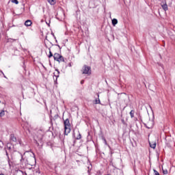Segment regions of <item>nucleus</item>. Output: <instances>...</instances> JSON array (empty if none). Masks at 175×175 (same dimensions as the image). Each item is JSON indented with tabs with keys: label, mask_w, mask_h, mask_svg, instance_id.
<instances>
[{
	"label": "nucleus",
	"mask_w": 175,
	"mask_h": 175,
	"mask_svg": "<svg viewBox=\"0 0 175 175\" xmlns=\"http://www.w3.org/2000/svg\"><path fill=\"white\" fill-rule=\"evenodd\" d=\"M55 77H56V79H57V77H58V75H55Z\"/></svg>",
	"instance_id": "obj_25"
},
{
	"label": "nucleus",
	"mask_w": 175,
	"mask_h": 175,
	"mask_svg": "<svg viewBox=\"0 0 175 175\" xmlns=\"http://www.w3.org/2000/svg\"><path fill=\"white\" fill-rule=\"evenodd\" d=\"M83 75H91V67L88 66H84L82 68Z\"/></svg>",
	"instance_id": "obj_4"
},
{
	"label": "nucleus",
	"mask_w": 175,
	"mask_h": 175,
	"mask_svg": "<svg viewBox=\"0 0 175 175\" xmlns=\"http://www.w3.org/2000/svg\"><path fill=\"white\" fill-rule=\"evenodd\" d=\"M117 24H118V21H117V19L113 18L112 20V25H113V27H116V25H117Z\"/></svg>",
	"instance_id": "obj_9"
},
{
	"label": "nucleus",
	"mask_w": 175,
	"mask_h": 175,
	"mask_svg": "<svg viewBox=\"0 0 175 175\" xmlns=\"http://www.w3.org/2000/svg\"><path fill=\"white\" fill-rule=\"evenodd\" d=\"M27 163H29V165H31V166L36 163V159H35V156L33 154V156H31L29 158H27Z\"/></svg>",
	"instance_id": "obj_5"
},
{
	"label": "nucleus",
	"mask_w": 175,
	"mask_h": 175,
	"mask_svg": "<svg viewBox=\"0 0 175 175\" xmlns=\"http://www.w3.org/2000/svg\"><path fill=\"white\" fill-rule=\"evenodd\" d=\"M134 114H135V112L133 111V110H131L130 112V116H131V118H133Z\"/></svg>",
	"instance_id": "obj_15"
},
{
	"label": "nucleus",
	"mask_w": 175,
	"mask_h": 175,
	"mask_svg": "<svg viewBox=\"0 0 175 175\" xmlns=\"http://www.w3.org/2000/svg\"><path fill=\"white\" fill-rule=\"evenodd\" d=\"M50 5H55V0H47Z\"/></svg>",
	"instance_id": "obj_12"
},
{
	"label": "nucleus",
	"mask_w": 175,
	"mask_h": 175,
	"mask_svg": "<svg viewBox=\"0 0 175 175\" xmlns=\"http://www.w3.org/2000/svg\"><path fill=\"white\" fill-rule=\"evenodd\" d=\"M53 58L55 61H57V62H64L65 60L64 59V57L59 53H55L53 55Z\"/></svg>",
	"instance_id": "obj_3"
},
{
	"label": "nucleus",
	"mask_w": 175,
	"mask_h": 175,
	"mask_svg": "<svg viewBox=\"0 0 175 175\" xmlns=\"http://www.w3.org/2000/svg\"><path fill=\"white\" fill-rule=\"evenodd\" d=\"M68 66H72V64L70 63V64H68Z\"/></svg>",
	"instance_id": "obj_23"
},
{
	"label": "nucleus",
	"mask_w": 175,
	"mask_h": 175,
	"mask_svg": "<svg viewBox=\"0 0 175 175\" xmlns=\"http://www.w3.org/2000/svg\"><path fill=\"white\" fill-rule=\"evenodd\" d=\"M154 173L155 175H160L159 172H158V171H157L155 170H154Z\"/></svg>",
	"instance_id": "obj_18"
},
{
	"label": "nucleus",
	"mask_w": 175,
	"mask_h": 175,
	"mask_svg": "<svg viewBox=\"0 0 175 175\" xmlns=\"http://www.w3.org/2000/svg\"><path fill=\"white\" fill-rule=\"evenodd\" d=\"M25 25L26 27H31L32 25V21L31 20H27L25 22Z\"/></svg>",
	"instance_id": "obj_7"
},
{
	"label": "nucleus",
	"mask_w": 175,
	"mask_h": 175,
	"mask_svg": "<svg viewBox=\"0 0 175 175\" xmlns=\"http://www.w3.org/2000/svg\"><path fill=\"white\" fill-rule=\"evenodd\" d=\"M83 83H84V81L82 80V81H81V84H83Z\"/></svg>",
	"instance_id": "obj_22"
},
{
	"label": "nucleus",
	"mask_w": 175,
	"mask_h": 175,
	"mask_svg": "<svg viewBox=\"0 0 175 175\" xmlns=\"http://www.w3.org/2000/svg\"><path fill=\"white\" fill-rule=\"evenodd\" d=\"M64 135H69L70 133V122L69 119H66L64 122Z\"/></svg>",
	"instance_id": "obj_1"
},
{
	"label": "nucleus",
	"mask_w": 175,
	"mask_h": 175,
	"mask_svg": "<svg viewBox=\"0 0 175 175\" xmlns=\"http://www.w3.org/2000/svg\"><path fill=\"white\" fill-rule=\"evenodd\" d=\"M57 75H59V71H57Z\"/></svg>",
	"instance_id": "obj_24"
},
{
	"label": "nucleus",
	"mask_w": 175,
	"mask_h": 175,
	"mask_svg": "<svg viewBox=\"0 0 175 175\" xmlns=\"http://www.w3.org/2000/svg\"><path fill=\"white\" fill-rule=\"evenodd\" d=\"M5 116V111L4 110H2L1 112H0V117H4Z\"/></svg>",
	"instance_id": "obj_13"
},
{
	"label": "nucleus",
	"mask_w": 175,
	"mask_h": 175,
	"mask_svg": "<svg viewBox=\"0 0 175 175\" xmlns=\"http://www.w3.org/2000/svg\"><path fill=\"white\" fill-rule=\"evenodd\" d=\"M38 133L41 134L40 139H42V137H43V135H44L43 131H42V130L38 131Z\"/></svg>",
	"instance_id": "obj_17"
},
{
	"label": "nucleus",
	"mask_w": 175,
	"mask_h": 175,
	"mask_svg": "<svg viewBox=\"0 0 175 175\" xmlns=\"http://www.w3.org/2000/svg\"><path fill=\"white\" fill-rule=\"evenodd\" d=\"M12 3H15L16 5H18V1L17 0H11Z\"/></svg>",
	"instance_id": "obj_16"
},
{
	"label": "nucleus",
	"mask_w": 175,
	"mask_h": 175,
	"mask_svg": "<svg viewBox=\"0 0 175 175\" xmlns=\"http://www.w3.org/2000/svg\"><path fill=\"white\" fill-rule=\"evenodd\" d=\"M0 175H5V174H0Z\"/></svg>",
	"instance_id": "obj_26"
},
{
	"label": "nucleus",
	"mask_w": 175,
	"mask_h": 175,
	"mask_svg": "<svg viewBox=\"0 0 175 175\" xmlns=\"http://www.w3.org/2000/svg\"><path fill=\"white\" fill-rule=\"evenodd\" d=\"M144 125L148 129H151L154 126V120H150V118H146L144 121Z\"/></svg>",
	"instance_id": "obj_2"
},
{
	"label": "nucleus",
	"mask_w": 175,
	"mask_h": 175,
	"mask_svg": "<svg viewBox=\"0 0 175 175\" xmlns=\"http://www.w3.org/2000/svg\"><path fill=\"white\" fill-rule=\"evenodd\" d=\"M98 98L94 100L95 105H100V99H99V94H97Z\"/></svg>",
	"instance_id": "obj_8"
},
{
	"label": "nucleus",
	"mask_w": 175,
	"mask_h": 175,
	"mask_svg": "<svg viewBox=\"0 0 175 175\" xmlns=\"http://www.w3.org/2000/svg\"><path fill=\"white\" fill-rule=\"evenodd\" d=\"M77 140H80L81 139V134H80L79 132H78V136L76 137Z\"/></svg>",
	"instance_id": "obj_14"
},
{
	"label": "nucleus",
	"mask_w": 175,
	"mask_h": 175,
	"mask_svg": "<svg viewBox=\"0 0 175 175\" xmlns=\"http://www.w3.org/2000/svg\"><path fill=\"white\" fill-rule=\"evenodd\" d=\"M46 23L47 25H49V27H50V21L47 22V21H46Z\"/></svg>",
	"instance_id": "obj_21"
},
{
	"label": "nucleus",
	"mask_w": 175,
	"mask_h": 175,
	"mask_svg": "<svg viewBox=\"0 0 175 175\" xmlns=\"http://www.w3.org/2000/svg\"><path fill=\"white\" fill-rule=\"evenodd\" d=\"M150 146L151 147V148H155L157 147V143H153V144H151V142H150Z\"/></svg>",
	"instance_id": "obj_11"
},
{
	"label": "nucleus",
	"mask_w": 175,
	"mask_h": 175,
	"mask_svg": "<svg viewBox=\"0 0 175 175\" xmlns=\"http://www.w3.org/2000/svg\"><path fill=\"white\" fill-rule=\"evenodd\" d=\"M10 140H11V142H16L17 139L16 138V137H14V135H10Z\"/></svg>",
	"instance_id": "obj_10"
},
{
	"label": "nucleus",
	"mask_w": 175,
	"mask_h": 175,
	"mask_svg": "<svg viewBox=\"0 0 175 175\" xmlns=\"http://www.w3.org/2000/svg\"><path fill=\"white\" fill-rule=\"evenodd\" d=\"M161 5L163 10L166 12V10H167V4L166 3V1H163Z\"/></svg>",
	"instance_id": "obj_6"
},
{
	"label": "nucleus",
	"mask_w": 175,
	"mask_h": 175,
	"mask_svg": "<svg viewBox=\"0 0 175 175\" xmlns=\"http://www.w3.org/2000/svg\"><path fill=\"white\" fill-rule=\"evenodd\" d=\"M49 58H51V57H53V53H51V51L49 52Z\"/></svg>",
	"instance_id": "obj_19"
},
{
	"label": "nucleus",
	"mask_w": 175,
	"mask_h": 175,
	"mask_svg": "<svg viewBox=\"0 0 175 175\" xmlns=\"http://www.w3.org/2000/svg\"><path fill=\"white\" fill-rule=\"evenodd\" d=\"M6 155H8V152H6Z\"/></svg>",
	"instance_id": "obj_27"
},
{
	"label": "nucleus",
	"mask_w": 175,
	"mask_h": 175,
	"mask_svg": "<svg viewBox=\"0 0 175 175\" xmlns=\"http://www.w3.org/2000/svg\"><path fill=\"white\" fill-rule=\"evenodd\" d=\"M163 174H167V170H163Z\"/></svg>",
	"instance_id": "obj_20"
}]
</instances>
